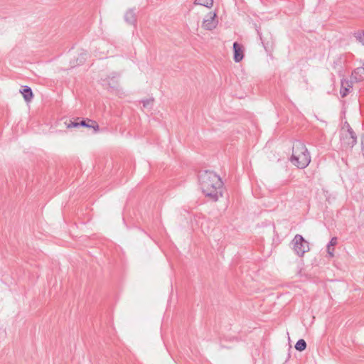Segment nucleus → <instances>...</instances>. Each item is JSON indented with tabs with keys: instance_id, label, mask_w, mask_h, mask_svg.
<instances>
[{
	"instance_id": "f257e3e1",
	"label": "nucleus",
	"mask_w": 364,
	"mask_h": 364,
	"mask_svg": "<svg viewBox=\"0 0 364 364\" xmlns=\"http://www.w3.org/2000/svg\"><path fill=\"white\" fill-rule=\"evenodd\" d=\"M199 183L203 194L212 201L223 196V182L221 178L210 171H203L198 175Z\"/></svg>"
},
{
	"instance_id": "f03ea898",
	"label": "nucleus",
	"mask_w": 364,
	"mask_h": 364,
	"mask_svg": "<svg viewBox=\"0 0 364 364\" xmlns=\"http://www.w3.org/2000/svg\"><path fill=\"white\" fill-rule=\"evenodd\" d=\"M290 161L301 169L306 168L311 162L310 154L301 141L296 140L294 141Z\"/></svg>"
},
{
	"instance_id": "7ed1b4c3",
	"label": "nucleus",
	"mask_w": 364,
	"mask_h": 364,
	"mask_svg": "<svg viewBox=\"0 0 364 364\" xmlns=\"http://www.w3.org/2000/svg\"><path fill=\"white\" fill-rule=\"evenodd\" d=\"M293 250L299 257L309 251V242L301 235H296L292 240Z\"/></svg>"
},
{
	"instance_id": "20e7f679",
	"label": "nucleus",
	"mask_w": 364,
	"mask_h": 364,
	"mask_svg": "<svg viewBox=\"0 0 364 364\" xmlns=\"http://www.w3.org/2000/svg\"><path fill=\"white\" fill-rule=\"evenodd\" d=\"M341 146L344 150H352L357 144V135L355 132H341Z\"/></svg>"
},
{
	"instance_id": "39448f33",
	"label": "nucleus",
	"mask_w": 364,
	"mask_h": 364,
	"mask_svg": "<svg viewBox=\"0 0 364 364\" xmlns=\"http://www.w3.org/2000/svg\"><path fill=\"white\" fill-rule=\"evenodd\" d=\"M244 58L243 46L237 42L233 43V59L235 63L240 62Z\"/></svg>"
},
{
	"instance_id": "423d86ee",
	"label": "nucleus",
	"mask_w": 364,
	"mask_h": 364,
	"mask_svg": "<svg viewBox=\"0 0 364 364\" xmlns=\"http://www.w3.org/2000/svg\"><path fill=\"white\" fill-rule=\"evenodd\" d=\"M215 14L210 13L204 19L203 26L206 30H212L215 28L217 22L215 21Z\"/></svg>"
},
{
	"instance_id": "0eeeda50",
	"label": "nucleus",
	"mask_w": 364,
	"mask_h": 364,
	"mask_svg": "<svg viewBox=\"0 0 364 364\" xmlns=\"http://www.w3.org/2000/svg\"><path fill=\"white\" fill-rule=\"evenodd\" d=\"M119 73H117L116 72H114V73H112L111 74L110 76H109L107 78V85H108L109 88H111L112 90H118V88H119V82L117 80V78L119 77Z\"/></svg>"
},
{
	"instance_id": "6e6552de",
	"label": "nucleus",
	"mask_w": 364,
	"mask_h": 364,
	"mask_svg": "<svg viewBox=\"0 0 364 364\" xmlns=\"http://www.w3.org/2000/svg\"><path fill=\"white\" fill-rule=\"evenodd\" d=\"M352 87V82L348 80H341L340 95L342 97H345L349 93L350 89Z\"/></svg>"
},
{
	"instance_id": "1a4fd4ad",
	"label": "nucleus",
	"mask_w": 364,
	"mask_h": 364,
	"mask_svg": "<svg viewBox=\"0 0 364 364\" xmlns=\"http://www.w3.org/2000/svg\"><path fill=\"white\" fill-rule=\"evenodd\" d=\"M80 124L81 127L92 128L94 129L95 132H97L100 127L97 122L95 120L87 118L86 119H81L80 121Z\"/></svg>"
},
{
	"instance_id": "9d476101",
	"label": "nucleus",
	"mask_w": 364,
	"mask_h": 364,
	"mask_svg": "<svg viewBox=\"0 0 364 364\" xmlns=\"http://www.w3.org/2000/svg\"><path fill=\"white\" fill-rule=\"evenodd\" d=\"M124 21L134 26L136 23V15L135 9H129L124 14Z\"/></svg>"
},
{
	"instance_id": "9b49d317",
	"label": "nucleus",
	"mask_w": 364,
	"mask_h": 364,
	"mask_svg": "<svg viewBox=\"0 0 364 364\" xmlns=\"http://www.w3.org/2000/svg\"><path fill=\"white\" fill-rule=\"evenodd\" d=\"M21 93L22 94L26 102H29L33 97V94L31 88L27 85L22 86V88L20 90Z\"/></svg>"
},
{
	"instance_id": "f8f14e48",
	"label": "nucleus",
	"mask_w": 364,
	"mask_h": 364,
	"mask_svg": "<svg viewBox=\"0 0 364 364\" xmlns=\"http://www.w3.org/2000/svg\"><path fill=\"white\" fill-rule=\"evenodd\" d=\"M353 75H358L359 76H355V78L357 81H360L364 78V67H360L356 68L354 72L353 73Z\"/></svg>"
},
{
	"instance_id": "ddd939ff",
	"label": "nucleus",
	"mask_w": 364,
	"mask_h": 364,
	"mask_svg": "<svg viewBox=\"0 0 364 364\" xmlns=\"http://www.w3.org/2000/svg\"><path fill=\"white\" fill-rule=\"evenodd\" d=\"M294 347L296 350L301 352L306 348V343L304 339H299Z\"/></svg>"
},
{
	"instance_id": "4468645a",
	"label": "nucleus",
	"mask_w": 364,
	"mask_h": 364,
	"mask_svg": "<svg viewBox=\"0 0 364 364\" xmlns=\"http://www.w3.org/2000/svg\"><path fill=\"white\" fill-rule=\"evenodd\" d=\"M195 4L210 8L213 4V0H195Z\"/></svg>"
},
{
	"instance_id": "2eb2a0df",
	"label": "nucleus",
	"mask_w": 364,
	"mask_h": 364,
	"mask_svg": "<svg viewBox=\"0 0 364 364\" xmlns=\"http://www.w3.org/2000/svg\"><path fill=\"white\" fill-rule=\"evenodd\" d=\"M354 36L359 42H360L364 46V31H358L355 33ZM363 65L364 66V60L363 62Z\"/></svg>"
},
{
	"instance_id": "dca6fc26",
	"label": "nucleus",
	"mask_w": 364,
	"mask_h": 364,
	"mask_svg": "<svg viewBox=\"0 0 364 364\" xmlns=\"http://www.w3.org/2000/svg\"><path fill=\"white\" fill-rule=\"evenodd\" d=\"M80 118H77L74 122L70 121V122L67 125L68 128H73V127H81L80 124Z\"/></svg>"
},
{
	"instance_id": "f3484780",
	"label": "nucleus",
	"mask_w": 364,
	"mask_h": 364,
	"mask_svg": "<svg viewBox=\"0 0 364 364\" xmlns=\"http://www.w3.org/2000/svg\"><path fill=\"white\" fill-rule=\"evenodd\" d=\"M341 132H355L350 125L346 122Z\"/></svg>"
},
{
	"instance_id": "a211bd4d",
	"label": "nucleus",
	"mask_w": 364,
	"mask_h": 364,
	"mask_svg": "<svg viewBox=\"0 0 364 364\" xmlns=\"http://www.w3.org/2000/svg\"><path fill=\"white\" fill-rule=\"evenodd\" d=\"M336 244H337V237H333L331 239L328 245H329V247H331V246H335Z\"/></svg>"
},
{
	"instance_id": "6ab92c4d",
	"label": "nucleus",
	"mask_w": 364,
	"mask_h": 364,
	"mask_svg": "<svg viewBox=\"0 0 364 364\" xmlns=\"http://www.w3.org/2000/svg\"><path fill=\"white\" fill-rule=\"evenodd\" d=\"M142 102H143V106L144 107H146L149 106L153 102V100H143Z\"/></svg>"
},
{
	"instance_id": "aec40b11",
	"label": "nucleus",
	"mask_w": 364,
	"mask_h": 364,
	"mask_svg": "<svg viewBox=\"0 0 364 364\" xmlns=\"http://www.w3.org/2000/svg\"><path fill=\"white\" fill-rule=\"evenodd\" d=\"M333 250H334V248L331 249V247H329V245H327V251L331 257H333Z\"/></svg>"
},
{
	"instance_id": "412c9836",
	"label": "nucleus",
	"mask_w": 364,
	"mask_h": 364,
	"mask_svg": "<svg viewBox=\"0 0 364 364\" xmlns=\"http://www.w3.org/2000/svg\"><path fill=\"white\" fill-rule=\"evenodd\" d=\"M86 53H82L80 55V63H82L85 60Z\"/></svg>"
},
{
	"instance_id": "4be33fe9",
	"label": "nucleus",
	"mask_w": 364,
	"mask_h": 364,
	"mask_svg": "<svg viewBox=\"0 0 364 364\" xmlns=\"http://www.w3.org/2000/svg\"><path fill=\"white\" fill-rule=\"evenodd\" d=\"M362 151H363V155L364 156V139L362 140Z\"/></svg>"
}]
</instances>
